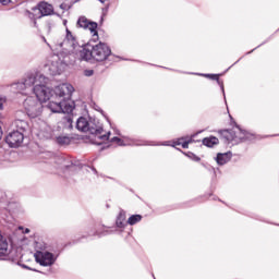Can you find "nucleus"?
Segmentation results:
<instances>
[{"instance_id": "f704fd0d", "label": "nucleus", "mask_w": 279, "mask_h": 279, "mask_svg": "<svg viewBox=\"0 0 279 279\" xmlns=\"http://www.w3.org/2000/svg\"><path fill=\"white\" fill-rule=\"evenodd\" d=\"M41 38H43L44 43H47V39L45 38V36H43Z\"/></svg>"}, {"instance_id": "6ab92c4d", "label": "nucleus", "mask_w": 279, "mask_h": 279, "mask_svg": "<svg viewBox=\"0 0 279 279\" xmlns=\"http://www.w3.org/2000/svg\"><path fill=\"white\" fill-rule=\"evenodd\" d=\"M205 76L217 82V84L220 86L223 95L226 96V89L223 88V81H220L219 74H205Z\"/></svg>"}, {"instance_id": "2f4dec72", "label": "nucleus", "mask_w": 279, "mask_h": 279, "mask_svg": "<svg viewBox=\"0 0 279 279\" xmlns=\"http://www.w3.org/2000/svg\"><path fill=\"white\" fill-rule=\"evenodd\" d=\"M0 110H3V102H0Z\"/></svg>"}, {"instance_id": "bb28decb", "label": "nucleus", "mask_w": 279, "mask_h": 279, "mask_svg": "<svg viewBox=\"0 0 279 279\" xmlns=\"http://www.w3.org/2000/svg\"><path fill=\"white\" fill-rule=\"evenodd\" d=\"M84 75L86 77H93V75H95V71L94 70H85Z\"/></svg>"}, {"instance_id": "72a5a7b5", "label": "nucleus", "mask_w": 279, "mask_h": 279, "mask_svg": "<svg viewBox=\"0 0 279 279\" xmlns=\"http://www.w3.org/2000/svg\"><path fill=\"white\" fill-rule=\"evenodd\" d=\"M38 23L36 21H34V27H37Z\"/></svg>"}, {"instance_id": "c9c22d12", "label": "nucleus", "mask_w": 279, "mask_h": 279, "mask_svg": "<svg viewBox=\"0 0 279 279\" xmlns=\"http://www.w3.org/2000/svg\"><path fill=\"white\" fill-rule=\"evenodd\" d=\"M23 267H24L25 269H32V268L27 267L26 265H23Z\"/></svg>"}, {"instance_id": "9b49d317", "label": "nucleus", "mask_w": 279, "mask_h": 279, "mask_svg": "<svg viewBox=\"0 0 279 279\" xmlns=\"http://www.w3.org/2000/svg\"><path fill=\"white\" fill-rule=\"evenodd\" d=\"M39 82L36 81L35 74H27L23 81L13 84V86H15L16 90H27V88L33 89Z\"/></svg>"}, {"instance_id": "9d476101", "label": "nucleus", "mask_w": 279, "mask_h": 279, "mask_svg": "<svg viewBox=\"0 0 279 279\" xmlns=\"http://www.w3.org/2000/svg\"><path fill=\"white\" fill-rule=\"evenodd\" d=\"M25 140V135L21 131H13L8 134L5 137V143L9 145V147H21L23 144V141Z\"/></svg>"}, {"instance_id": "39448f33", "label": "nucleus", "mask_w": 279, "mask_h": 279, "mask_svg": "<svg viewBox=\"0 0 279 279\" xmlns=\"http://www.w3.org/2000/svg\"><path fill=\"white\" fill-rule=\"evenodd\" d=\"M23 106L26 114L31 119H36V117H40V114H43V102L34 96L27 97L24 100Z\"/></svg>"}, {"instance_id": "a19ab883", "label": "nucleus", "mask_w": 279, "mask_h": 279, "mask_svg": "<svg viewBox=\"0 0 279 279\" xmlns=\"http://www.w3.org/2000/svg\"><path fill=\"white\" fill-rule=\"evenodd\" d=\"M252 51H255V49L251 50V53H252Z\"/></svg>"}, {"instance_id": "4be33fe9", "label": "nucleus", "mask_w": 279, "mask_h": 279, "mask_svg": "<svg viewBox=\"0 0 279 279\" xmlns=\"http://www.w3.org/2000/svg\"><path fill=\"white\" fill-rule=\"evenodd\" d=\"M16 125H17L20 132H22V134H23V132H25V130H27V122H25L23 120H17Z\"/></svg>"}, {"instance_id": "5701e85b", "label": "nucleus", "mask_w": 279, "mask_h": 279, "mask_svg": "<svg viewBox=\"0 0 279 279\" xmlns=\"http://www.w3.org/2000/svg\"><path fill=\"white\" fill-rule=\"evenodd\" d=\"M65 169H71V167H78V169H82V163L80 161H73L71 160L69 163L64 165Z\"/></svg>"}, {"instance_id": "ddd939ff", "label": "nucleus", "mask_w": 279, "mask_h": 279, "mask_svg": "<svg viewBox=\"0 0 279 279\" xmlns=\"http://www.w3.org/2000/svg\"><path fill=\"white\" fill-rule=\"evenodd\" d=\"M47 108L53 113L62 112V98H59V97L50 98L47 105Z\"/></svg>"}, {"instance_id": "e433bc0d", "label": "nucleus", "mask_w": 279, "mask_h": 279, "mask_svg": "<svg viewBox=\"0 0 279 279\" xmlns=\"http://www.w3.org/2000/svg\"><path fill=\"white\" fill-rule=\"evenodd\" d=\"M98 1H100V3H104V2H106L107 0H98Z\"/></svg>"}, {"instance_id": "a878e982", "label": "nucleus", "mask_w": 279, "mask_h": 279, "mask_svg": "<svg viewBox=\"0 0 279 279\" xmlns=\"http://www.w3.org/2000/svg\"><path fill=\"white\" fill-rule=\"evenodd\" d=\"M111 143H118V145H123V140H121V137H112L111 138Z\"/></svg>"}, {"instance_id": "2eb2a0df", "label": "nucleus", "mask_w": 279, "mask_h": 279, "mask_svg": "<svg viewBox=\"0 0 279 279\" xmlns=\"http://www.w3.org/2000/svg\"><path fill=\"white\" fill-rule=\"evenodd\" d=\"M231 159H232V153L231 151L218 153L217 157H216V162L220 167H223V165H228V162H230Z\"/></svg>"}, {"instance_id": "473e14b6", "label": "nucleus", "mask_w": 279, "mask_h": 279, "mask_svg": "<svg viewBox=\"0 0 279 279\" xmlns=\"http://www.w3.org/2000/svg\"><path fill=\"white\" fill-rule=\"evenodd\" d=\"M25 234H29V229H25Z\"/></svg>"}, {"instance_id": "58836bf2", "label": "nucleus", "mask_w": 279, "mask_h": 279, "mask_svg": "<svg viewBox=\"0 0 279 279\" xmlns=\"http://www.w3.org/2000/svg\"><path fill=\"white\" fill-rule=\"evenodd\" d=\"M97 145H101V142H98Z\"/></svg>"}, {"instance_id": "cd10ccee", "label": "nucleus", "mask_w": 279, "mask_h": 279, "mask_svg": "<svg viewBox=\"0 0 279 279\" xmlns=\"http://www.w3.org/2000/svg\"><path fill=\"white\" fill-rule=\"evenodd\" d=\"M51 23H48L47 25H46V32H47V34H51Z\"/></svg>"}, {"instance_id": "423d86ee", "label": "nucleus", "mask_w": 279, "mask_h": 279, "mask_svg": "<svg viewBox=\"0 0 279 279\" xmlns=\"http://www.w3.org/2000/svg\"><path fill=\"white\" fill-rule=\"evenodd\" d=\"M35 99H38V101H49V99H53L56 97V89H51L47 87L43 82L39 81V84H36L32 88Z\"/></svg>"}, {"instance_id": "393cba45", "label": "nucleus", "mask_w": 279, "mask_h": 279, "mask_svg": "<svg viewBox=\"0 0 279 279\" xmlns=\"http://www.w3.org/2000/svg\"><path fill=\"white\" fill-rule=\"evenodd\" d=\"M194 136L195 135H192L189 141H185L181 144L183 149H189V144L193 142Z\"/></svg>"}, {"instance_id": "f8f14e48", "label": "nucleus", "mask_w": 279, "mask_h": 279, "mask_svg": "<svg viewBox=\"0 0 279 279\" xmlns=\"http://www.w3.org/2000/svg\"><path fill=\"white\" fill-rule=\"evenodd\" d=\"M76 25L77 27H83V29H89L93 36H99L97 32L99 25L96 22L87 20L86 16L78 17Z\"/></svg>"}, {"instance_id": "4468645a", "label": "nucleus", "mask_w": 279, "mask_h": 279, "mask_svg": "<svg viewBox=\"0 0 279 279\" xmlns=\"http://www.w3.org/2000/svg\"><path fill=\"white\" fill-rule=\"evenodd\" d=\"M10 255V245L8 244V239L0 234V258H5Z\"/></svg>"}, {"instance_id": "1a4fd4ad", "label": "nucleus", "mask_w": 279, "mask_h": 279, "mask_svg": "<svg viewBox=\"0 0 279 279\" xmlns=\"http://www.w3.org/2000/svg\"><path fill=\"white\" fill-rule=\"evenodd\" d=\"M34 12H38V19H43V16H51L56 14V10L53 9V4H50L47 1H40L37 3L35 8H33Z\"/></svg>"}, {"instance_id": "c03bdc74", "label": "nucleus", "mask_w": 279, "mask_h": 279, "mask_svg": "<svg viewBox=\"0 0 279 279\" xmlns=\"http://www.w3.org/2000/svg\"><path fill=\"white\" fill-rule=\"evenodd\" d=\"M0 104H2L1 98H0Z\"/></svg>"}, {"instance_id": "6e6552de", "label": "nucleus", "mask_w": 279, "mask_h": 279, "mask_svg": "<svg viewBox=\"0 0 279 279\" xmlns=\"http://www.w3.org/2000/svg\"><path fill=\"white\" fill-rule=\"evenodd\" d=\"M35 260L36 263H39L41 267H51L53 263H56V256L51 252H41L37 251L35 253Z\"/></svg>"}, {"instance_id": "4c0bfd02", "label": "nucleus", "mask_w": 279, "mask_h": 279, "mask_svg": "<svg viewBox=\"0 0 279 279\" xmlns=\"http://www.w3.org/2000/svg\"><path fill=\"white\" fill-rule=\"evenodd\" d=\"M177 145H182V143L178 142Z\"/></svg>"}, {"instance_id": "7c9ffc66", "label": "nucleus", "mask_w": 279, "mask_h": 279, "mask_svg": "<svg viewBox=\"0 0 279 279\" xmlns=\"http://www.w3.org/2000/svg\"><path fill=\"white\" fill-rule=\"evenodd\" d=\"M3 137V132L0 130V141Z\"/></svg>"}, {"instance_id": "79ce46f5", "label": "nucleus", "mask_w": 279, "mask_h": 279, "mask_svg": "<svg viewBox=\"0 0 279 279\" xmlns=\"http://www.w3.org/2000/svg\"><path fill=\"white\" fill-rule=\"evenodd\" d=\"M252 51H255V49L251 50V53H252Z\"/></svg>"}, {"instance_id": "0eeeda50", "label": "nucleus", "mask_w": 279, "mask_h": 279, "mask_svg": "<svg viewBox=\"0 0 279 279\" xmlns=\"http://www.w3.org/2000/svg\"><path fill=\"white\" fill-rule=\"evenodd\" d=\"M65 32H66L65 38L60 44V47H62L66 51H73V53H75V56H77V53H80V51H82V48H84L86 46H80V44L77 43V38L74 36V34L69 28H66Z\"/></svg>"}, {"instance_id": "c85d7f7f", "label": "nucleus", "mask_w": 279, "mask_h": 279, "mask_svg": "<svg viewBox=\"0 0 279 279\" xmlns=\"http://www.w3.org/2000/svg\"><path fill=\"white\" fill-rule=\"evenodd\" d=\"M11 1H12V0H0V3H1L2 5H8V4L11 3Z\"/></svg>"}, {"instance_id": "ea45409f", "label": "nucleus", "mask_w": 279, "mask_h": 279, "mask_svg": "<svg viewBox=\"0 0 279 279\" xmlns=\"http://www.w3.org/2000/svg\"><path fill=\"white\" fill-rule=\"evenodd\" d=\"M94 172H95V173H97V170H96V169H94Z\"/></svg>"}, {"instance_id": "f257e3e1", "label": "nucleus", "mask_w": 279, "mask_h": 279, "mask_svg": "<svg viewBox=\"0 0 279 279\" xmlns=\"http://www.w3.org/2000/svg\"><path fill=\"white\" fill-rule=\"evenodd\" d=\"M112 54V50L109 48L108 45L104 43H99L98 45L94 46L90 50L88 46H84L78 50L76 53V58L81 60V62H104L108 60V57Z\"/></svg>"}, {"instance_id": "aec40b11", "label": "nucleus", "mask_w": 279, "mask_h": 279, "mask_svg": "<svg viewBox=\"0 0 279 279\" xmlns=\"http://www.w3.org/2000/svg\"><path fill=\"white\" fill-rule=\"evenodd\" d=\"M143 219V216L141 215H132L126 223H129V226H136V223H138L141 220Z\"/></svg>"}, {"instance_id": "f03ea898", "label": "nucleus", "mask_w": 279, "mask_h": 279, "mask_svg": "<svg viewBox=\"0 0 279 279\" xmlns=\"http://www.w3.org/2000/svg\"><path fill=\"white\" fill-rule=\"evenodd\" d=\"M74 90L75 88H73V85L69 83H63L54 87L56 98L61 99V112H63V114H71V112H73V110L75 109L73 102H71V95H73Z\"/></svg>"}, {"instance_id": "7ed1b4c3", "label": "nucleus", "mask_w": 279, "mask_h": 279, "mask_svg": "<svg viewBox=\"0 0 279 279\" xmlns=\"http://www.w3.org/2000/svg\"><path fill=\"white\" fill-rule=\"evenodd\" d=\"M76 130L80 132H89V134H94L99 138V141H108L110 138V132L107 134L101 135V132H104V128L101 126H93L88 122V120L84 117H80L76 121Z\"/></svg>"}, {"instance_id": "dca6fc26", "label": "nucleus", "mask_w": 279, "mask_h": 279, "mask_svg": "<svg viewBox=\"0 0 279 279\" xmlns=\"http://www.w3.org/2000/svg\"><path fill=\"white\" fill-rule=\"evenodd\" d=\"M117 228H125L128 226V221H125V210H120L117 220H116Z\"/></svg>"}, {"instance_id": "b1692460", "label": "nucleus", "mask_w": 279, "mask_h": 279, "mask_svg": "<svg viewBox=\"0 0 279 279\" xmlns=\"http://www.w3.org/2000/svg\"><path fill=\"white\" fill-rule=\"evenodd\" d=\"M185 156H187L190 160H194V162H199V160H202V158L197 157V155L192 151L186 153Z\"/></svg>"}, {"instance_id": "412c9836", "label": "nucleus", "mask_w": 279, "mask_h": 279, "mask_svg": "<svg viewBox=\"0 0 279 279\" xmlns=\"http://www.w3.org/2000/svg\"><path fill=\"white\" fill-rule=\"evenodd\" d=\"M58 145H71V137L66 135H60L57 137Z\"/></svg>"}, {"instance_id": "c756f323", "label": "nucleus", "mask_w": 279, "mask_h": 279, "mask_svg": "<svg viewBox=\"0 0 279 279\" xmlns=\"http://www.w3.org/2000/svg\"><path fill=\"white\" fill-rule=\"evenodd\" d=\"M60 73H62V70L57 66V69L54 70V74L60 75Z\"/></svg>"}, {"instance_id": "f3484780", "label": "nucleus", "mask_w": 279, "mask_h": 279, "mask_svg": "<svg viewBox=\"0 0 279 279\" xmlns=\"http://www.w3.org/2000/svg\"><path fill=\"white\" fill-rule=\"evenodd\" d=\"M202 143L203 145H205V147H214L215 145H219V138L215 136H209L203 138Z\"/></svg>"}, {"instance_id": "37998d69", "label": "nucleus", "mask_w": 279, "mask_h": 279, "mask_svg": "<svg viewBox=\"0 0 279 279\" xmlns=\"http://www.w3.org/2000/svg\"><path fill=\"white\" fill-rule=\"evenodd\" d=\"M252 51H255V49L251 50V53H252Z\"/></svg>"}, {"instance_id": "20e7f679", "label": "nucleus", "mask_w": 279, "mask_h": 279, "mask_svg": "<svg viewBox=\"0 0 279 279\" xmlns=\"http://www.w3.org/2000/svg\"><path fill=\"white\" fill-rule=\"evenodd\" d=\"M238 131L233 130H221L220 136L228 141L229 143H245V141H252V134H250L247 131H243L241 126L235 125Z\"/></svg>"}, {"instance_id": "a211bd4d", "label": "nucleus", "mask_w": 279, "mask_h": 279, "mask_svg": "<svg viewBox=\"0 0 279 279\" xmlns=\"http://www.w3.org/2000/svg\"><path fill=\"white\" fill-rule=\"evenodd\" d=\"M63 128L66 130H73V116L68 114L62 119Z\"/></svg>"}]
</instances>
